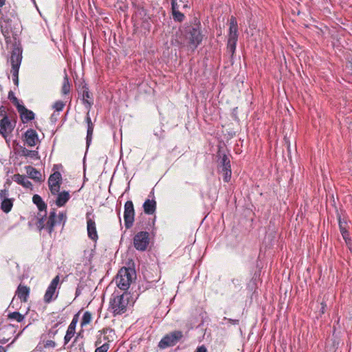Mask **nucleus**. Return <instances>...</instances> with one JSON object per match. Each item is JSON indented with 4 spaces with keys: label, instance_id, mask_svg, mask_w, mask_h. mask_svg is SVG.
<instances>
[{
    "label": "nucleus",
    "instance_id": "37",
    "mask_svg": "<svg viewBox=\"0 0 352 352\" xmlns=\"http://www.w3.org/2000/svg\"><path fill=\"white\" fill-rule=\"evenodd\" d=\"M65 107V103L60 100L56 101L53 107L57 111H60Z\"/></svg>",
    "mask_w": 352,
    "mask_h": 352
},
{
    "label": "nucleus",
    "instance_id": "50",
    "mask_svg": "<svg viewBox=\"0 0 352 352\" xmlns=\"http://www.w3.org/2000/svg\"><path fill=\"white\" fill-rule=\"evenodd\" d=\"M1 342V343H3V344H4V343H6V340H3V341H2V342Z\"/></svg>",
    "mask_w": 352,
    "mask_h": 352
},
{
    "label": "nucleus",
    "instance_id": "23",
    "mask_svg": "<svg viewBox=\"0 0 352 352\" xmlns=\"http://www.w3.org/2000/svg\"><path fill=\"white\" fill-rule=\"evenodd\" d=\"M238 36V25L236 19L232 16L230 19L229 35L228 36Z\"/></svg>",
    "mask_w": 352,
    "mask_h": 352
},
{
    "label": "nucleus",
    "instance_id": "45",
    "mask_svg": "<svg viewBox=\"0 0 352 352\" xmlns=\"http://www.w3.org/2000/svg\"><path fill=\"white\" fill-rule=\"evenodd\" d=\"M4 113H6V112L5 111V108L3 106H1L0 107V116H2V118H3Z\"/></svg>",
    "mask_w": 352,
    "mask_h": 352
},
{
    "label": "nucleus",
    "instance_id": "8",
    "mask_svg": "<svg viewBox=\"0 0 352 352\" xmlns=\"http://www.w3.org/2000/svg\"><path fill=\"white\" fill-rule=\"evenodd\" d=\"M149 243V234L146 231L138 232L133 237V245L139 251L146 250Z\"/></svg>",
    "mask_w": 352,
    "mask_h": 352
},
{
    "label": "nucleus",
    "instance_id": "36",
    "mask_svg": "<svg viewBox=\"0 0 352 352\" xmlns=\"http://www.w3.org/2000/svg\"><path fill=\"white\" fill-rule=\"evenodd\" d=\"M107 331H108V329H104L98 331L99 336H98V338H97V340H96V341L95 342V346H99L102 343V334H106Z\"/></svg>",
    "mask_w": 352,
    "mask_h": 352
},
{
    "label": "nucleus",
    "instance_id": "39",
    "mask_svg": "<svg viewBox=\"0 0 352 352\" xmlns=\"http://www.w3.org/2000/svg\"><path fill=\"white\" fill-rule=\"evenodd\" d=\"M238 40V36H228V43L236 46V42Z\"/></svg>",
    "mask_w": 352,
    "mask_h": 352
},
{
    "label": "nucleus",
    "instance_id": "10",
    "mask_svg": "<svg viewBox=\"0 0 352 352\" xmlns=\"http://www.w3.org/2000/svg\"><path fill=\"white\" fill-rule=\"evenodd\" d=\"M61 182L62 176L58 171L54 172L50 176L48 179V186L52 195H56L58 193Z\"/></svg>",
    "mask_w": 352,
    "mask_h": 352
},
{
    "label": "nucleus",
    "instance_id": "43",
    "mask_svg": "<svg viewBox=\"0 0 352 352\" xmlns=\"http://www.w3.org/2000/svg\"><path fill=\"white\" fill-rule=\"evenodd\" d=\"M223 320H228L230 323H231L232 324H234V325L238 324L239 322V320L237 319L227 318L226 317H224Z\"/></svg>",
    "mask_w": 352,
    "mask_h": 352
},
{
    "label": "nucleus",
    "instance_id": "25",
    "mask_svg": "<svg viewBox=\"0 0 352 352\" xmlns=\"http://www.w3.org/2000/svg\"><path fill=\"white\" fill-rule=\"evenodd\" d=\"M26 172L28 176L36 181H40L41 179V173L32 166L26 167Z\"/></svg>",
    "mask_w": 352,
    "mask_h": 352
},
{
    "label": "nucleus",
    "instance_id": "16",
    "mask_svg": "<svg viewBox=\"0 0 352 352\" xmlns=\"http://www.w3.org/2000/svg\"><path fill=\"white\" fill-rule=\"evenodd\" d=\"M78 322L77 315H76L71 323L69 324L66 334L64 338V342L65 344H67L72 339V338L74 336L75 331H76V326Z\"/></svg>",
    "mask_w": 352,
    "mask_h": 352
},
{
    "label": "nucleus",
    "instance_id": "4",
    "mask_svg": "<svg viewBox=\"0 0 352 352\" xmlns=\"http://www.w3.org/2000/svg\"><path fill=\"white\" fill-rule=\"evenodd\" d=\"M136 277L135 272L130 267L121 268L116 278L117 286L122 290L126 291L129 289L133 280Z\"/></svg>",
    "mask_w": 352,
    "mask_h": 352
},
{
    "label": "nucleus",
    "instance_id": "35",
    "mask_svg": "<svg viewBox=\"0 0 352 352\" xmlns=\"http://www.w3.org/2000/svg\"><path fill=\"white\" fill-rule=\"evenodd\" d=\"M109 349V344L107 342L104 343L101 346H98L95 352H107Z\"/></svg>",
    "mask_w": 352,
    "mask_h": 352
},
{
    "label": "nucleus",
    "instance_id": "21",
    "mask_svg": "<svg viewBox=\"0 0 352 352\" xmlns=\"http://www.w3.org/2000/svg\"><path fill=\"white\" fill-rule=\"evenodd\" d=\"M143 208L146 214H153L156 210V201L154 199H146L143 204Z\"/></svg>",
    "mask_w": 352,
    "mask_h": 352
},
{
    "label": "nucleus",
    "instance_id": "15",
    "mask_svg": "<svg viewBox=\"0 0 352 352\" xmlns=\"http://www.w3.org/2000/svg\"><path fill=\"white\" fill-rule=\"evenodd\" d=\"M18 112L19 113L21 119L23 123H27L34 119V112L28 109L24 106L18 107Z\"/></svg>",
    "mask_w": 352,
    "mask_h": 352
},
{
    "label": "nucleus",
    "instance_id": "28",
    "mask_svg": "<svg viewBox=\"0 0 352 352\" xmlns=\"http://www.w3.org/2000/svg\"><path fill=\"white\" fill-rule=\"evenodd\" d=\"M231 169L230 161L226 155H223L221 160L220 170Z\"/></svg>",
    "mask_w": 352,
    "mask_h": 352
},
{
    "label": "nucleus",
    "instance_id": "48",
    "mask_svg": "<svg viewBox=\"0 0 352 352\" xmlns=\"http://www.w3.org/2000/svg\"><path fill=\"white\" fill-rule=\"evenodd\" d=\"M322 309H324V305H323V303H322ZM322 313H324V310H322Z\"/></svg>",
    "mask_w": 352,
    "mask_h": 352
},
{
    "label": "nucleus",
    "instance_id": "20",
    "mask_svg": "<svg viewBox=\"0 0 352 352\" xmlns=\"http://www.w3.org/2000/svg\"><path fill=\"white\" fill-rule=\"evenodd\" d=\"M29 294L30 288L28 287L22 285H19L16 291V295L19 298H20L23 302H26Z\"/></svg>",
    "mask_w": 352,
    "mask_h": 352
},
{
    "label": "nucleus",
    "instance_id": "32",
    "mask_svg": "<svg viewBox=\"0 0 352 352\" xmlns=\"http://www.w3.org/2000/svg\"><path fill=\"white\" fill-rule=\"evenodd\" d=\"M8 98L12 101V102L16 106V109H18V107H23V105L21 104L19 102V100L17 98L14 96V93L10 91L8 93Z\"/></svg>",
    "mask_w": 352,
    "mask_h": 352
},
{
    "label": "nucleus",
    "instance_id": "9",
    "mask_svg": "<svg viewBox=\"0 0 352 352\" xmlns=\"http://www.w3.org/2000/svg\"><path fill=\"white\" fill-rule=\"evenodd\" d=\"M134 207L133 204L131 201H127L124 204V219L125 227L129 229L130 228L134 221Z\"/></svg>",
    "mask_w": 352,
    "mask_h": 352
},
{
    "label": "nucleus",
    "instance_id": "49",
    "mask_svg": "<svg viewBox=\"0 0 352 352\" xmlns=\"http://www.w3.org/2000/svg\"><path fill=\"white\" fill-rule=\"evenodd\" d=\"M103 340H107V338L105 336H104V337H103Z\"/></svg>",
    "mask_w": 352,
    "mask_h": 352
},
{
    "label": "nucleus",
    "instance_id": "22",
    "mask_svg": "<svg viewBox=\"0 0 352 352\" xmlns=\"http://www.w3.org/2000/svg\"><path fill=\"white\" fill-rule=\"evenodd\" d=\"M70 195L68 192L63 191L58 194L57 199L56 200V204L58 207L63 206L67 201L69 199Z\"/></svg>",
    "mask_w": 352,
    "mask_h": 352
},
{
    "label": "nucleus",
    "instance_id": "13",
    "mask_svg": "<svg viewBox=\"0 0 352 352\" xmlns=\"http://www.w3.org/2000/svg\"><path fill=\"white\" fill-rule=\"evenodd\" d=\"M23 140L28 146H34L39 142L36 131L32 129H28L23 135Z\"/></svg>",
    "mask_w": 352,
    "mask_h": 352
},
{
    "label": "nucleus",
    "instance_id": "3",
    "mask_svg": "<svg viewBox=\"0 0 352 352\" xmlns=\"http://www.w3.org/2000/svg\"><path fill=\"white\" fill-rule=\"evenodd\" d=\"M129 294L124 292L122 294L112 295L110 299V309L114 315L124 314L126 311V308L129 303Z\"/></svg>",
    "mask_w": 352,
    "mask_h": 352
},
{
    "label": "nucleus",
    "instance_id": "31",
    "mask_svg": "<svg viewBox=\"0 0 352 352\" xmlns=\"http://www.w3.org/2000/svg\"><path fill=\"white\" fill-rule=\"evenodd\" d=\"M8 317L10 320H16L19 322L23 321L24 319V316L21 314L18 311H14V312L10 313L8 314Z\"/></svg>",
    "mask_w": 352,
    "mask_h": 352
},
{
    "label": "nucleus",
    "instance_id": "1",
    "mask_svg": "<svg viewBox=\"0 0 352 352\" xmlns=\"http://www.w3.org/2000/svg\"><path fill=\"white\" fill-rule=\"evenodd\" d=\"M184 36V39L180 36L178 39L175 40L178 46H190L193 50L200 44L203 38L199 25L189 27L186 30Z\"/></svg>",
    "mask_w": 352,
    "mask_h": 352
},
{
    "label": "nucleus",
    "instance_id": "47",
    "mask_svg": "<svg viewBox=\"0 0 352 352\" xmlns=\"http://www.w3.org/2000/svg\"><path fill=\"white\" fill-rule=\"evenodd\" d=\"M0 352H6L4 348L2 347L1 346H0Z\"/></svg>",
    "mask_w": 352,
    "mask_h": 352
},
{
    "label": "nucleus",
    "instance_id": "6",
    "mask_svg": "<svg viewBox=\"0 0 352 352\" xmlns=\"http://www.w3.org/2000/svg\"><path fill=\"white\" fill-rule=\"evenodd\" d=\"M15 126L16 120L8 116L7 113H4L3 117L0 120V135L6 140L13 131Z\"/></svg>",
    "mask_w": 352,
    "mask_h": 352
},
{
    "label": "nucleus",
    "instance_id": "18",
    "mask_svg": "<svg viewBox=\"0 0 352 352\" xmlns=\"http://www.w3.org/2000/svg\"><path fill=\"white\" fill-rule=\"evenodd\" d=\"M85 122L87 124L86 144H87V146L88 147V146H89L91 142L92 135H93V131H94V124L91 122L89 112L87 113V116L85 118Z\"/></svg>",
    "mask_w": 352,
    "mask_h": 352
},
{
    "label": "nucleus",
    "instance_id": "5",
    "mask_svg": "<svg viewBox=\"0 0 352 352\" xmlns=\"http://www.w3.org/2000/svg\"><path fill=\"white\" fill-rule=\"evenodd\" d=\"M60 287V276L56 275L51 281L44 294L43 301L45 303L49 304L58 298Z\"/></svg>",
    "mask_w": 352,
    "mask_h": 352
},
{
    "label": "nucleus",
    "instance_id": "14",
    "mask_svg": "<svg viewBox=\"0 0 352 352\" xmlns=\"http://www.w3.org/2000/svg\"><path fill=\"white\" fill-rule=\"evenodd\" d=\"M87 230L88 237L96 243L98 239V235L95 220H89V222H87Z\"/></svg>",
    "mask_w": 352,
    "mask_h": 352
},
{
    "label": "nucleus",
    "instance_id": "19",
    "mask_svg": "<svg viewBox=\"0 0 352 352\" xmlns=\"http://www.w3.org/2000/svg\"><path fill=\"white\" fill-rule=\"evenodd\" d=\"M18 153L20 156L30 157L33 160H38L39 155L36 151H30L23 146H21L18 151Z\"/></svg>",
    "mask_w": 352,
    "mask_h": 352
},
{
    "label": "nucleus",
    "instance_id": "11",
    "mask_svg": "<svg viewBox=\"0 0 352 352\" xmlns=\"http://www.w3.org/2000/svg\"><path fill=\"white\" fill-rule=\"evenodd\" d=\"M186 8L187 5L182 0H171V10L174 21L182 22L184 19V14L180 12V8Z\"/></svg>",
    "mask_w": 352,
    "mask_h": 352
},
{
    "label": "nucleus",
    "instance_id": "29",
    "mask_svg": "<svg viewBox=\"0 0 352 352\" xmlns=\"http://www.w3.org/2000/svg\"><path fill=\"white\" fill-rule=\"evenodd\" d=\"M83 88V92H82V100L84 104H87L88 105V107H91V106L93 104V101H89V99L91 98V95L89 94V91L88 90V88L85 86L82 87Z\"/></svg>",
    "mask_w": 352,
    "mask_h": 352
},
{
    "label": "nucleus",
    "instance_id": "46",
    "mask_svg": "<svg viewBox=\"0 0 352 352\" xmlns=\"http://www.w3.org/2000/svg\"><path fill=\"white\" fill-rule=\"evenodd\" d=\"M6 0H0V8L3 7L5 5Z\"/></svg>",
    "mask_w": 352,
    "mask_h": 352
},
{
    "label": "nucleus",
    "instance_id": "44",
    "mask_svg": "<svg viewBox=\"0 0 352 352\" xmlns=\"http://www.w3.org/2000/svg\"><path fill=\"white\" fill-rule=\"evenodd\" d=\"M195 352H207V349L204 345H202L199 346Z\"/></svg>",
    "mask_w": 352,
    "mask_h": 352
},
{
    "label": "nucleus",
    "instance_id": "26",
    "mask_svg": "<svg viewBox=\"0 0 352 352\" xmlns=\"http://www.w3.org/2000/svg\"><path fill=\"white\" fill-rule=\"evenodd\" d=\"M12 206L13 203L12 199L8 198L4 199L1 201V208L4 212L8 213L11 210Z\"/></svg>",
    "mask_w": 352,
    "mask_h": 352
},
{
    "label": "nucleus",
    "instance_id": "17",
    "mask_svg": "<svg viewBox=\"0 0 352 352\" xmlns=\"http://www.w3.org/2000/svg\"><path fill=\"white\" fill-rule=\"evenodd\" d=\"M32 201H33L34 204H35L37 206L40 212H43V211L44 212L43 214H38V219L42 217H43V218H45L46 216L47 206L45 204V202L43 201L42 198L38 195H34L33 196Z\"/></svg>",
    "mask_w": 352,
    "mask_h": 352
},
{
    "label": "nucleus",
    "instance_id": "33",
    "mask_svg": "<svg viewBox=\"0 0 352 352\" xmlns=\"http://www.w3.org/2000/svg\"><path fill=\"white\" fill-rule=\"evenodd\" d=\"M223 175V181L225 182H228L230 180L231 175H232V170L231 169H226L220 170Z\"/></svg>",
    "mask_w": 352,
    "mask_h": 352
},
{
    "label": "nucleus",
    "instance_id": "7",
    "mask_svg": "<svg viewBox=\"0 0 352 352\" xmlns=\"http://www.w3.org/2000/svg\"><path fill=\"white\" fill-rule=\"evenodd\" d=\"M183 333L181 331H174L166 335L159 342V347L165 349L174 346L182 338Z\"/></svg>",
    "mask_w": 352,
    "mask_h": 352
},
{
    "label": "nucleus",
    "instance_id": "2",
    "mask_svg": "<svg viewBox=\"0 0 352 352\" xmlns=\"http://www.w3.org/2000/svg\"><path fill=\"white\" fill-rule=\"evenodd\" d=\"M67 219L66 214L63 212L59 213L58 216L56 217L55 210H53L50 212L49 217L46 223H45V218L43 217H40L36 223V226L39 230L47 229L48 232L51 234L54 230V226L57 223H65Z\"/></svg>",
    "mask_w": 352,
    "mask_h": 352
},
{
    "label": "nucleus",
    "instance_id": "40",
    "mask_svg": "<svg viewBox=\"0 0 352 352\" xmlns=\"http://www.w3.org/2000/svg\"><path fill=\"white\" fill-rule=\"evenodd\" d=\"M235 50H236V46L228 44V43L227 44V51L228 53L231 54L232 56L234 54Z\"/></svg>",
    "mask_w": 352,
    "mask_h": 352
},
{
    "label": "nucleus",
    "instance_id": "34",
    "mask_svg": "<svg viewBox=\"0 0 352 352\" xmlns=\"http://www.w3.org/2000/svg\"><path fill=\"white\" fill-rule=\"evenodd\" d=\"M19 69H11V74L12 77V80L15 85L18 86L19 85Z\"/></svg>",
    "mask_w": 352,
    "mask_h": 352
},
{
    "label": "nucleus",
    "instance_id": "51",
    "mask_svg": "<svg viewBox=\"0 0 352 352\" xmlns=\"http://www.w3.org/2000/svg\"><path fill=\"white\" fill-rule=\"evenodd\" d=\"M79 294V292L76 291V296H78Z\"/></svg>",
    "mask_w": 352,
    "mask_h": 352
},
{
    "label": "nucleus",
    "instance_id": "24",
    "mask_svg": "<svg viewBox=\"0 0 352 352\" xmlns=\"http://www.w3.org/2000/svg\"><path fill=\"white\" fill-rule=\"evenodd\" d=\"M14 180L25 188L32 186V183L24 175L16 174L14 175Z\"/></svg>",
    "mask_w": 352,
    "mask_h": 352
},
{
    "label": "nucleus",
    "instance_id": "42",
    "mask_svg": "<svg viewBox=\"0 0 352 352\" xmlns=\"http://www.w3.org/2000/svg\"><path fill=\"white\" fill-rule=\"evenodd\" d=\"M86 220H87V222H89V220H95L94 215L93 214L92 210L87 212Z\"/></svg>",
    "mask_w": 352,
    "mask_h": 352
},
{
    "label": "nucleus",
    "instance_id": "27",
    "mask_svg": "<svg viewBox=\"0 0 352 352\" xmlns=\"http://www.w3.org/2000/svg\"><path fill=\"white\" fill-rule=\"evenodd\" d=\"M70 87H71V85H70V83L69 81V78H68L67 75L65 74L64 76V78H63V85H62V88H61L62 94H63V95L68 94L70 91Z\"/></svg>",
    "mask_w": 352,
    "mask_h": 352
},
{
    "label": "nucleus",
    "instance_id": "30",
    "mask_svg": "<svg viewBox=\"0 0 352 352\" xmlns=\"http://www.w3.org/2000/svg\"><path fill=\"white\" fill-rule=\"evenodd\" d=\"M92 320V315L89 311H85L82 316L80 324L82 327L89 324Z\"/></svg>",
    "mask_w": 352,
    "mask_h": 352
},
{
    "label": "nucleus",
    "instance_id": "12",
    "mask_svg": "<svg viewBox=\"0 0 352 352\" xmlns=\"http://www.w3.org/2000/svg\"><path fill=\"white\" fill-rule=\"evenodd\" d=\"M12 69H19L22 61V49L19 47H14L12 51L10 57Z\"/></svg>",
    "mask_w": 352,
    "mask_h": 352
},
{
    "label": "nucleus",
    "instance_id": "38",
    "mask_svg": "<svg viewBox=\"0 0 352 352\" xmlns=\"http://www.w3.org/2000/svg\"><path fill=\"white\" fill-rule=\"evenodd\" d=\"M339 226H340V232L342 233V235L343 238L345 239V241H346V239H347V237L349 236L348 231L343 226V225H342V222L340 221H339Z\"/></svg>",
    "mask_w": 352,
    "mask_h": 352
},
{
    "label": "nucleus",
    "instance_id": "41",
    "mask_svg": "<svg viewBox=\"0 0 352 352\" xmlns=\"http://www.w3.org/2000/svg\"><path fill=\"white\" fill-rule=\"evenodd\" d=\"M8 192L6 189L0 190V199L3 200L4 199H8Z\"/></svg>",
    "mask_w": 352,
    "mask_h": 352
}]
</instances>
